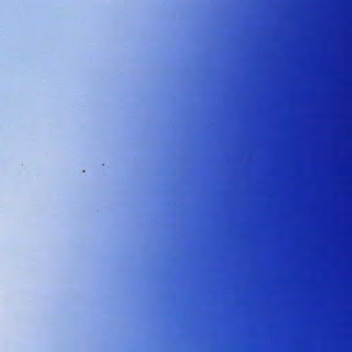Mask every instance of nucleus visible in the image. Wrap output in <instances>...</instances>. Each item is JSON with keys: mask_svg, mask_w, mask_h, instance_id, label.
I'll use <instances>...</instances> for the list:
<instances>
[{"mask_svg": "<svg viewBox=\"0 0 352 352\" xmlns=\"http://www.w3.org/2000/svg\"><path fill=\"white\" fill-rule=\"evenodd\" d=\"M328 68H329V69H331V67H329Z\"/></svg>", "mask_w": 352, "mask_h": 352, "instance_id": "1", "label": "nucleus"}]
</instances>
